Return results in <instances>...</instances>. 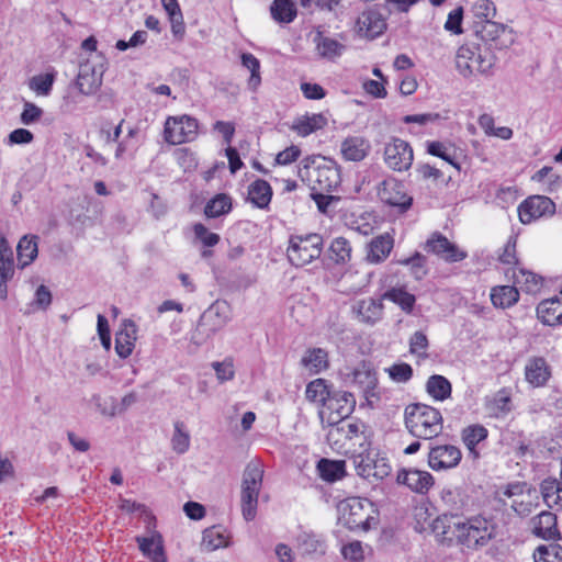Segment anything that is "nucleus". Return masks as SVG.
I'll use <instances>...</instances> for the list:
<instances>
[{"instance_id": "nucleus-1", "label": "nucleus", "mask_w": 562, "mask_h": 562, "mask_svg": "<svg viewBox=\"0 0 562 562\" xmlns=\"http://www.w3.org/2000/svg\"><path fill=\"white\" fill-rule=\"evenodd\" d=\"M405 427L417 439L430 440L438 437L443 429L441 412L426 404H411L404 413Z\"/></svg>"}, {"instance_id": "nucleus-2", "label": "nucleus", "mask_w": 562, "mask_h": 562, "mask_svg": "<svg viewBox=\"0 0 562 562\" xmlns=\"http://www.w3.org/2000/svg\"><path fill=\"white\" fill-rule=\"evenodd\" d=\"M495 61V55L477 44L461 45L454 57L456 69L465 79L492 76Z\"/></svg>"}, {"instance_id": "nucleus-3", "label": "nucleus", "mask_w": 562, "mask_h": 562, "mask_svg": "<svg viewBox=\"0 0 562 562\" xmlns=\"http://www.w3.org/2000/svg\"><path fill=\"white\" fill-rule=\"evenodd\" d=\"M339 520L350 530H369L378 525V510L372 502L361 497H348L338 503Z\"/></svg>"}, {"instance_id": "nucleus-4", "label": "nucleus", "mask_w": 562, "mask_h": 562, "mask_svg": "<svg viewBox=\"0 0 562 562\" xmlns=\"http://www.w3.org/2000/svg\"><path fill=\"white\" fill-rule=\"evenodd\" d=\"M263 467L258 460L250 461L243 473L240 506L245 520L251 521L257 515L258 497L262 487Z\"/></svg>"}, {"instance_id": "nucleus-5", "label": "nucleus", "mask_w": 562, "mask_h": 562, "mask_svg": "<svg viewBox=\"0 0 562 562\" xmlns=\"http://www.w3.org/2000/svg\"><path fill=\"white\" fill-rule=\"evenodd\" d=\"M323 237L319 234L292 235L286 256L291 265L303 267L319 258L323 251Z\"/></svg>"}, {"instance_id": "nucleus-6", "label": "nucleus", "mask_w": 562, "mask_h": 562, "mask_svg": "<svg viewBox=\"0 0 562 562\" xmlns=\"http://www.w3.org/2000/svg\"><path fill=\"white\" fill-rule=\"evenodd\" d=\"M356 398L352 393L341 390H334L330 396L318 409L322 424L333 425L347 419L353 412Z\"/></svg>"}, {"instance_id": "nucleus-7", "label": "nucleus", "mask_w": 562, "mask_h": 562, "mask_svg": "<svg viewBox=\"0 0 562 562\" xmlns=\"http://www.w3.org/2000/svg\"><path fill=\"white\" fill-rule=\"evenodd\" d=\"M352 463L358 475L369 481L383 480L391 473L389 460L372 449H363L356 453Z\"/></svg>"}, {"instance_id": "nucleus-8", "label": "nucleus", "mask_w": 562, "mask_h": 562, "mask_svg": "<svg viewBox=\"0 0 562 562\" xmlns=\"http://www.w3.org/2000/svg\"><path fill=\"white\" fill-rule=\"evenodd\" d=\"M199 122L195 117L183 114L168 116L164 128V138L168 144L180 145L192 142L198 136Z\"/></svg>"}, {"instance_id": "nucleus-9", "label": "nucleus", "mask_w": 562, "mask_h": 562, "mask_svg": "<svg viewBox=\"0 0 562 562\" xmlns=\"http://www.w3.org/2000/svg\"><path fill=\"white\" fill-rule=\"evenodd\" d=\"M473 31L477 37L497 49L507 48L515 42L514 31L494 20H485L484 23L473 22Z\"/></svg>"}, {"instance_id": "nucleus-10", "label": "nucleus", "mask_w": 562, "mask_h": 562, "mask_svg": "<svg viewBox=\"0 0 562 562\" xmlns=\"http://www.w3.org/2000/svg\"><path fill=\"white\" fill-rule=\"evenodd\" d=\"M383 159L390 169L398 172L406 171L413 165V148L408 142L392 137L385 143Z\"/></svg>"}, {"instance_id": "nucleus-11", "label": "nucleus", "mask_w": 562, "mask_h": 562, "mask_svg": "<svg viewBox=\"0 0 562 562\" xmlns=\"http://www.w3.org/2000/svg\"><path fill=\"white\" fill-rule=\"evenodd\" d=\"M93 58H88L79 66L77 76V86L80 92L83 94H92L98 90L102 83V77L104 74L103 57L95 55Z\"/></svg>"}, {"instance_id": "nucleus-12", "label": "nucleus", "mask_w": 562, "mask_h": 562, "mask_svg": "<svg viewBox=\"0 0 562 562\" xmlns=\"http://www.w3.org/2000/svg\"><path fill=\"white\" fill-rule=\"evenodd\" d=\"M555 213V203L546 195H531L518 206L519 221L527 225L543 217H551Z\"/></svg>"}, {"instance_id": "nucleus-13", "label": "nucleus", "mask_w": 562, "mask_h": 562, "mask_svg": "<svg viewBox=\"0 0 562 562\" xmlns=\"http://www.w3.org/2000/svg\"><path fill=\"white\" fill-rule=\"evenodd\" d=\"M494 528L492 524L481 516L464 520L463 537L461 543L468 548L486 546L492 539Z\"/></svg>"}, {"instance_id": "nucleus-14", "label": "nucleus", "mask_w": 562, "mask_h": 562, "mask_svg": "<svg viewBox=\"0 0 562 562\" xmlns=\"http://www.w3.org/2000/svg\"><path fill=\"white\" fill-rule=\"evenodd\" d=\"M431 529L441 542L451 543L457 541L461 543L464 520L458 514H442L432 521Z\"/></svg>"}, {"instance_id": "nucleus-15", "label": "nucleus", "mask_w": 562, "mask_h": 562, "mask_svg": "<svg viewBox=\"0 0 562 562\" xmlns=\"http://www.w3.org/2000/svg\"><path fill=\"white\" fill-rule=\"evenodd\" d=\"M317 55L327 60H336L346 50V36H330L324 30L317 29L313 38Z\"/></svg>"}, {"instance_id": "nucleus-16", "label": "nucleus", "mask_w": 562, "mask_h": 562, "mask_svg": "<svg viewBox=\"0 0 562 562\" xmlns=\"http://www.w3.org/2000/svg\"><path fill=\"white\" fill-rule=\"evenodd\" d=\"M425 250L431 252L447 262H458L468 257L467 251L460 249L440 233H434L425 244Z\"/></svg>"}, {"instance_id": "nucleus-17", "label": "nucleus", "mask_w": 562, "mask_h": 562, "mask_svg": "<svg viewBox=\"0 0 562 562\" xmlns=\"http://www.w3.org/2000/svg\"><path fill=\"white\" fill-rule=\"evenodd\" d=\"M462 458L460 449L453 445L431 447L428 453V464L435 471L456 468Z\"/></svg>"}, {"instance_id": "nucleus-18", "label": "nucleus", "mask_w": 562, "mask_h": 562, "mask_svg": "<svg viewBox=\"0 0 562 562\" xmlns=\"http://www.w3.org/2000/svg\"><path fill=\"white\" fill-rule=\"evenodd\" d=\"M327 440L330 445L342 447L346 440H353L363 434L364 424L353 419H341V422L327 425Z\"/></svg>"}, {"instance_id": "nucleus-19", "label": "nucleus", "mask_w": 562, "mask_h": 562, "mask_svg": "<svg viewBox=\"0 0 562 562\" xmlns=\"http://www.w3.org/2000/svg\"><path fill=\"white\" fill-rule=\"evenodd\" d=\"M380 200L391 206L398 207L401 212L408 210L413 199L406 194L404 184L394 180H384L379 189Z\"/></svg>"}, {"instance_id": "nucleus-20", "label": "nucleus", "mask_w": 562, "mask_h": 562, "mask_svg": "<svg viewBox=\"0 0 562 562\" xmlns=\"http://www.w3.org/2000/svg\"><path fill=\"white\" fill-rule=\"evenodd\" d=\"M229 319L228 305L217 301L202 314L199 327L206 331V336H211L225 327Z\"/></svg>"}, {"instance_id": "nucleus-21", "label": "nucleus", "mask_w": 562, "mask_h": 562, "mask_svg": "<svg viewBox=\"0 0 562 562\" xmlns=\"http://www.w3.org/2000/svg\"><path fill=\"white\" fill-rule=\"evenodd\" d=\"M307 175L314 188L322 191H333L340 183V172L338 168L331 164L313 167L307 171Z\"/></svg>"}, {"instance_id": "nucleus-22", "label": "nucleus", "mask_w": 562, "mask_h": 562, "mask_svg": "<svg viewBox=\"0 0 562 562\" xmlns=\"http://www.w3.org/2000/svg\"><path fill=\"white\" fill-rule=\"evenodd\" d=\"M396 481L418 494H426L435 483L434 476L428 471L418 469L398 471Z\"/></svg>"}, {"instance_id": "nucleus-23", "label": "nucleus", "mask_w": 562, "mask_h": 562, "mask_svg": "<svg viewBox=\"0 0 562 562\" xmlns=\"http://www.w3.org/2000/svg\"><path fill=\"white\" fill-rule=\"evenodd\" d=\"M386 29V22L382 14L374 10L362 12L355 24L356 32L367 38H375Z\"/></svg>"}, {"instance_id": "nucleus-24", "label": "nucleus", "mask_w": 562, "mask_h": 562, "mask_svg": "<svg viewBox=\"0 0 562 562\" xmlns=\"http://www.w3.org/2000/svg\"><path fill=\"white\" fill-rule=\"evenodd\" d=\"M551 367L543 357H532L525 366V379L533 387L544 386L551 379Z\"/></svg>"}, {"instance_id": "nucleus-25", "label": "nucleus", "mask_w": 562, "mask_h": 562, "mask_svg": "<svg viewBox=\"0 0 562 562\" xmlns=\"http://www.w3.org/2000/svg\"><path fill=\"white\" fill-rule=\"evenodd\" d=\"M394 246L393 237L385 233L373 237L366 247V260L378 265L383 262L391 254Z\"/></svg>"}, {"instance_id": "nucleus-26", "label": "nucleus", "mask_w": 562, "mask_h": 562, "mask_svg": "<svg viewBox=\"0 0 562 562\" xmlns=\"http://www.w3.org/2000/svg\"><path fill=\"white\" fill-rule=\"evenodd\" d=\"M14 274L13 252L4 236H0V299L8 296L7 283Z\"/></svg>"}, {"instance_id": "nucleus-27", "label": "nucleus", "mask_w": 562, "mask_h": 562, "mask_svg": "<svg viewBox=\"0 0 562 562\" xmlns=\"http://www.w3.org/2000/svg\"><path fill=\"white\" fill-rule=\"evenodd\" d=\"M382 299L368 297L356 302L352 305V312L357 318L366 324L373 325L383 316Z\"/></svg>"}, {"instance_id": "nucleus-28", "label": "nucleus", "mask_w": 562, "mask_h": 562, "mask_svg": "<svg viewBox=\"0 0 562 562\" xmlns=\"http://www.w3.org/2000/svg\"><path fill=\"white\" fill-rule=\"evenodd\" d=\"M352 381L363 391L368 400L370 397H378L375 392L378 386L376 372L370 364L366 362L358 364L352 371Z\"/></svg>"}, {"instance_id": "nucleus-29", "label": "nucleus", "mask_w": 562, "mask_h": 562, "mask_svg": "<svg viewBox=\"0 0 562 562\" xmlns=\"http://www.w3.org/2000/svg\"><path fill=\"white\" fill-rule=\"evenodd\" d=\"M135 540L143 555L151 562H167L164 541L160 533L154 532L149 537L138 536Z\"/></svg>"}, {"instance_id": "nucleus-30", "label": "nucleus", "mask_w": 562, "mask_h": 562, "mask_svg": "<svg viewBox=\"0 0 562 562\" xmlns=\"http://www.w3.org/2000/svg\"><path fill=\"white\" fill-rule=\"evenodd\" d=\"M371 149L368 139L362 136H348L340 145V153L347 161L363 160Z\"/></svg>"}, {"instance_id": "nucleus-31", "label": "nucleus", "mask_w": 562, "mask_h": 562, "mask_svg": "<svg viewBox=\"0 0 562 562\" xmlns=\"http://www.w3.org/2000/svg\"><path fill=\"white\" fill-rule=\"evenodd\" d=\"M537 316L544 325H562V300L558 296L543 300L537 306Z\"/></svg>"}, {"instance_id": "nucleus-32", "label": "nucleus", "mask_w": 562, "mask_h": 562, "mask_svg": "<svg viewBox=\"0 0 562 562\" xmlns=\"http://www.w3.org/2000/svg\"><path fill=\"white\" fill-rule=\"evenodd\" d=\"M540 494L544 504L554 510L562 509V479L547 477L540 483Z\"/></svg>"}, {"instance_id": "nucleus-33", "label": "nucleus", "mask_w": 562, "mask_h": 562, "mask_svg": "<svg viewBox=\"0 0 562 562\" xmlns=\"http://www.w3.org/2000/svg\"><path fill=\"white\" fill-rule=\"evenodd\" d=\"M327 124V119L322 113L305 114L297 117L293 124L292 130L297 135L306 137L312 133L324 128Z\"/></svg>"}, {"instance_id": "nucleus-34", "label": "nucleus", "mask_w": 562, "mask_h": 562, "mask_svg": "<svg viewBox=\"0 0 562 562\" xmlns=\"http://www.w3.org/2000/svg\"><path fill=\"white\" fill-rule=\"evenodd\" d=\"M533 533L542 539H555L559 536L557 516L551 512H542L532 520Z\"/></svg>"}, {"instance_id": "nucleus-35", "label": "nucleus", "mask_w": 562, "mask_h": 562, "mask_svg": "<svg viewBox=\"0 0 562 562\" xmlns=\"http://www.w3.org/2000/svg\"><path fill=\"white\" fill-rule=\"evenodd\" d=\"M272 198V188L268 181L257 179L248 187V201L258 209H267Z\"/></svg>"}, {"instance_id": "nucleus-36", "label": "nucleus", "mask_w": 562, "mask_h": 562, "mask_svg": "<svg viewBox=\"0 0 562 562\" xmlns=\"http://www.w3.org/2000/svg\"><path fill=\"white\" fill-rule=\"evenodd\" d=\"M440 498L452 514L462 512L468 505L467 494L458 486H445L440 492Z\"/></svg>"}, {"instance_id": "nucleus-37", "label": "nucleus", "mask_w": 562, "mask_h": 562, "mask_svg": "<svg viewBox=\"0 0 562 562\" xmlns=\"http://www.w3.org/2000/svg\"><path fill=\"white\" fill-rule=\"evenodd\" d=\"M513 279L514 283L527 293H536L542 286V278L525 268H514Z\"/></svg>"}, {"instance_id": "nucleus-38", "label": "nucleus", "mask_w": 562, "mask_h": 562, "mask_svg": "<svg viewBox=\"0 0 562 562\" xmlns=\"http://www.w3.org/2000/svg\"><path fill=\"white\" fill-rule=\"evenodd\" d=\"M37 236L35 235H25L23 236L18 246V261L21 268H24L32 263L38 254V245H37Z\"/></svg>"}, {"instance_id": "nucleus-39", "label": "nucleus", "mask_w": 562, "mask_h": 562, "mask_svg": "<svg viewBox=\"0 0 562 562\" xmlns=\"http://www.w3.org/2000/svg\"><path fill=\"white\" fill-rule=\"evenodd\" d=\"M519 300V292L516 286L497 285L491 290V301L495 307L508 308Z\"/></svg>"}, {"instance_id": "nucleus-40", "label": "nucleus", "mask_w": 562, "mask_h": 562, "mask_svg": "<svg viewBox=\"0 0 562 562\" xmlns=\"http://www.w3.org/2000/svg\"><path fill=\"white\" fill-rule=\"evenodd\" d=\"M301 364L311 373L317 374L328 368V355L322 348L308 349L301 359Z\"/></svg>"}, {"instance_id": "nucleus-41", "label": "nucleus", "mask_w": 562, "mask_h": 562, "mask_svg": "<svg viewBox=\"0 0 562 562\" xmlns=\"http://www.w3.org/2000/svg\"><path fill=\"white\" fill-rule=\"evenodd\" d=\"M488 436V430L480 424H474L465 427L461 432V438L465 447L469 449L470 453L473 454L474 458L479 457V452L476 451V446L484 441Z\"/></svg>"}, {"instance_id": "nucleus-42", "label": "nucleus", "mask_w": 562, "mask_h": 562, "mask_svg": "<svg viewBox=\"0 0 562 562\" xmlns=\"http://www.w3.org/2000/svg\"><path fill=\"white\" fill-rule=\"evenodd\" d=\"M334 390L326 380L315 379L306 385L305 395L310 402L317 404L321 408Z\"/></svg>"}, {"instance_id": "nucleus-43", "label": "nucleus", "mask_w": 562, "mask_h": 562, "mask_svg": "<svg viewBox=\"0 0 562 562\" xmlns=\"http://www.w3.org/2000/svg\"><path fill=\"white\" fill-rule=\"evenodd\" d=\"M452 386L447 378L439 374L430 375L426 382V392L436 401H445L451 396Z\"/></svg>"}, {"instance_id": "nucleus-44", "label": "nucleus", "mask_w": 562, "mask_h": 562, "mask_svg": "<svg viewBox=\"0 0 562 562\" xmlns=\"http://www.w3.org/2000/svg\"><path fill=\"white\" fill-rule=\"evenodd\" d=\"M270 13L276 22L288 24L296 18V7L292 0H273Z\"/></svg>"}, {"instance_id": "nucleus-45", "label": "nucleus", "mask_w": 562, "mask_h": 562, "mask_svg": "<svg viewBox=\"0 0 562 562\" xmlns=\"http://www.w3.org/2000/svg\"><path fill=\"white\" fill-rule=\"evenodd\" d=\"M232 206V198L225 193H218L206 203L204 214L207 218H216L228 214Z\"/></svg>"}, {"instance_id": "nucleus-46", "label": "nucleus", "mask_w": 562, "mask_h": 562, "mask_svg": "<svg viewBox=\"0 0 562 562\" xmlns=\"http://www.w3.org/2000/svg\"><path fill=\"white\" fill-rule=\"evenodd\" d=\"M228 546V535L221 527L213 526L203 531L202 547L214 551Z\"/></svg>"}, {"instance_id": "nucleus-47", "label": "nucleus", "mask_w": 562, "mask_h": 562, "mask_svg": "<svg viewBox=\"0 0 562 562\" xmlns=\"http://www.w3.org/2000/svg\"><path fill=\"white\" fill-rule=\"evenodd\" d=\"M240 61L243 67L250 71V77L247 81L248 89L256 92L261 85L260 60L251 53H243Z\"/></svg>"}, {"instance_id": "nucleus-48", "label": "nucleus", "mask_w": 562, "mask_h": 562, "mask_svg": "<svg viewBox=\"0 0 562 562\" xmlns=\"http://www.w3.org/2000/svg\"><path fill=\"white\" fill-rule=\"evenodd\" d=\"M382 299L397 304L405 313H411L416 302L415 295L403 288L390 289L382 295Z\"/></svg>"}, {"instance_id": "nucleus-49", "label": "nucleus", "mask_w": 562, "mask_h": 562, "mask_svg": "<svg viewBox=\"0 0 562 562\" xmlns=\"http://www.w3.org/2000/svg\"><path fill=\"white\" fill-rule=\"evenodd\" d=\"M173 434L171 437L172 450L178 454L186 453L190 448L191 437L183 422L177 420L173 424Z\"/></svg>"}, {"instance_id": "nucleus-50", "label": "nucleus", "mask_w": 562, "mask_h": 562, "mask_svg": "<svg viewBox=\"0 0 562 562\" xmlns=\"http://www.w3.org/2000/svg\"><path fill=\"white\" fill-rule=\"evenodd\" d=\"M329 258L336 263H347L351 258V246L349 240L344 237H336L330 243Z\"/></svg>"}, {"instance_id": "nucleus-51", "label": "nucleus", "mask_w": 562, "mask_h": 562, "mask_svg": "<svg viewBox=\"0 0 562 562\" xmlns=\"http://www.w3.org/2000/svg\"><path fill=\"white\" fill-rule=\"evenodd\" d=\"M318 471L325 481H336L345 475V461H331L321 459L318 462Z\"/></svg>"}, {"instance_id": "nucleus-52", "label": "nucleus", "mask_w": 562, "mask_h": 562, "mask_svg": "<svg viewBox=\"0 0 562 562\" xmlns=\"http://www.w3.org/2000/svg\"><path fill=\"white\" fill-rule=\"evenodd\" d=\"M56 74L47 72L33 76L29 81V88L37 95L47 97L50 94Z\"/></svg>"}, {"instance_id": "nucleus-53", "label": "nucleus", "mask_w": 562, "mask_h": 562, "mask_svg": "<svg viewBox=\"0 0 562 562\" xmlns=\"http://www.w3.org/2000/svg\"><path fill=\"white\" fill-rule=\"evenodd\" d=\"M473 22H485L496 16V7L492 0H476L471 8Z\"/></svg>"}, {"instance_id": "nucleus-54", "label": "nucleus", "mask_w": 562, "mask_h": 562, "mask_svg": "<svg viewBox=\"0 0 562 562\" xmlns=\"http://www.w3.org/2000/svg\"><path fill=\"white\" fill-rule=\"evenodd\" d=\"M535 562H562V547L558 543L539 546L533 553Z\"/></svg>"}, {"instance_id": "nucleus-55", "label": "nucleus", "mask_w": 562, "mask_h": 562, "mask_svg": "<svg viewBox=\"0 0 562 562\" xmlns=\"http://www.w3.org/2000/svg\"><path fill=\"white\" fill-rule=\"evenodd\" d=\"M398 263L408 267L412 276L416 280H422L428 272L426 258L419 252H415L408 258L400 259Z\"/></svg>"}, {"instance_id": "nucleus-56", "label": "nucleus", "mask_w": 562, "mask_h": 562, "mask_svg": "<svg viewBox=\"0 0 562 562\" xmlns=\"http://www.w3.org/2000/svg\"><path fill=\"white\" fill-rule=\"evenodd\" d=\"M110 401L111 409H102L101 414L104 416L113 417L124 413L132 405H134L137 402V394L135 392H130L121 398L120 403H117L114 397H110Z\"/></svg>"}, {"instance_id": "nucleus-57", "label": "nucleus", "mask_w": 562, "mask_h": 562, "mask_svg": "<svg viewBox=\"0 0 562 562\" xmlns=\"http://www.w3.org/2000/svg\"><path fill=\"white\" fill-rule=\"evenodd\" d=\"M427 153L429 155L443 159L445 161L449 162L450 165L459 169V165L456 162L454 156L451 154L450 147L447 146L446 144L438 140L427 142Z\"/></svg>"}, {"instance_id": "nucleus-58", "label": "nucleus", "mask_w": 562, "mask_h": 562, "mask_svg": "<svg viewBox=\"0 0 562 562\" xmlns=\"http://www.w3.org/2000/svg\"><path fill=\"white\" fill-rule=\"evenodd\" d=\"M359 277V282L351 283L349 286H347L342 292L346 294H358L362 292L370 283L371 273H366L362 276H359L358 272H349L345 274L342 283L346 284L350 282L353 278Z\"/></svg>"}, {"instance_id": "nucleus-59", "label": "nucleus", "mask_w": 562, "mask_h": 562, "mask_svg": "<svg viewBox=\"0 0 562 562\" xmlns=\"http://www.w3.org/2000/svg\"><path fill=\"white\" fill-rule=\"evenodd\" d=\"M385 371L389 373V376L397 383H406L413 376V368L405 362L395 363Z\"/></svg>"}, {"instance_id": "nucleus-60", "label": "nucleus", "mask_w": 562, "mask_h": 562, "mask_svg": "<svg viewBox=\"0 0 562 562\" xmlns=\"http://www.w3.org/2000/svg\"><path fill=\"white\" fill-rule=\"evenodd\" d=\"M429 342L427 336L423 331H415L409 339V351L411 353L426 358Z\"/></svg>"}, {"instance_id": "nucleus-61", "label": "nucleus", "mask_w": 562, "mask_h": 562, "mask_svg": "<svg viewBox=\"0 0 562 562\" xmlns=\"http://www.w3.org/2000/svg\"><path fill=\"white\" fill-rule=\"evenodd\" d=\"M124 122H125V120H121L120 123L115 126H112V124L109 122L103 123L99 131L100 138L105 144L119 142V139L122 135V126H123Z\"/></svg>"}, {"instance_id": "nucleus-62", "label": "nucleus", "mask_w": 562, "mask_h": 562, "mask_svg": "<svg viewBox=\"0 0 562 562\" xmlns=\"http://www.w3.org/2000/svg\"><path fill=\"white\" fill-rule=\"evenodd\" d=\"M194 236L206 247H214L220 241V236L210 232L203 224L193 225Z\"/></svg>"}, {"instance_id": "nucleus-63", "label": "nucleus", "mask_w": 562, "mask_h": 562, "mask_svg": "<svg viewBox=\"0 0 562 562\" xmlns=\"http://www.w3.org/2000/svg\"><path fill=\"white\" fill-rule=\"evenodd\" d=\"M43 115V110L32 102H25L20 121L23 125H31L37 122Z\"/></svg>"}, {"instance_id": "nucleus-64", "label": "nucleus", "mask_w": 562, "mask_h": 562, "mask_svg": "<svg viewBox=\"0 0 562 562\" xmlns=\"http://www.w3.org/2000/svg\"><path fill=\"white\" fill-rule=\"evenodd\" d=\"M462 19H463V9L461 7L456 8L448 14V19L445 23V29L452 34H461L462 33Z\"/></svg>"}]
</instances>
